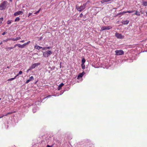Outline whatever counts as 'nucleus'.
<instances>
[{
  "instance_id": "nucleus-1",
  "label": "nucleus",
  "mask_w": 147,
  "mask_h": 147,
  "mask_svg": "<svg viewBox=\"0 0 147 147\" xmlns=\"http://www.w3.org/2000/svg\"><path fill=\"white\" fill-rule=\"evenodd\" d=\"M87 4V3H86L80 6H76V8L78 11H81L86 8Z\"/></svg>"
},
{
  "instance_id": "nucleus-2",
  "label": "nucleus",
  "mask_w": 147,
  "mask_h": 147,
  "mask_svg": "<svg viewBox=\"0 0 147 147\" xmlns=\"http://www.w3.org/2000/svg\"><path fill=\"white\" fill-rule=\"evenodd\" d=\"M42 53L43 56L45 57H48L52 54V52L50 50H48L46 51L42 52Z\"/></svg>"
},
{
  "instance_id": "nucleus-3",
  "label": "nucleus",
  "mask_w": 147,
  "mask_h": 147,
  "mask_svg": "<svg viewBox=\"0 0 147 147\" xmlns=\"http://www.w3.org/2000/svg\"><path fill=\"white\" fill-rule=\"evenodd\" d=\"M6 6V2L4 1L0 5V9L3 10L5 9Z\"/></svg>"
},
{
  "instance_id": "nucleus-4",
  "label": "nucleus",
  "mask_w": 147,
  "mask_h": 147,
  "mask_svg": "<svg viewBox=\"0 0 147 147\" xmlns=\"http://www.w3.org/2000/svg\"><path fill=\"white\" fill-rule=\"evenodd\" d=\"M116 55H119L123 54V51L122 50H117L115 51Z\"/></svg>"
},
{
  "instance_id": "nucleus-5",
  "label": "nucleus",
  "mask_w": 147,
  "mask_h": 147,
  "mask_svg": "<svg viewBox=\"0 0 147 147\" xmlns=\"http://www.w3.org/2000/svg\"><path fill=\"white\" fill-rule=\"evenodd\" d=\"M111 28V27L110 26H103L101 28L100 30L101 31H103L105 30H109Z\"/></svg>"
},
{
  "instance_id": "nucleus-6",
  "label": "nucleus",
  "mask_w": 147,
  "mask_h": 147,
  "mask_svg": "<svg viewBox=\"0 0 147 147\" xmlns=\"http://www.w3.org/2000/svg\"><path fill=\"white\" fill-rule=\"evenodd\" d=\"M115 36L118 38H123V36L120 33H116L115 34Z\"/></svg>"
},
{
  "instance_id": "nucleus-7",
  "label": "nucleus",
  "mask_w": 147,
  "mask_h": 147,
  "mask_svg": "<svg viewBox=\"0 0 147 147\" xmlns=\"http://www.w3.org/2000/svg\"><path fill=\"white\" fill-rule=\"evenodd\" d=\"M40 65V63H34L33 64L32 66L30 67L32 69L38 66V65Z\"/></svg>"
},
{
  "instance_id": "nucleus-8",
  "label": "nucleus",
  "mask_w": 147,
  "mask_h": 147,
  "mask_svg": "<svg viewBox=\"0 0 147 147\" xmlns=\"http://www.w3.org/2000/svg\"><path fill=\"white\" fill-rule=\"evenodd\" d=\"M85 74V73L84 71L83 72L81 73H80L78 76L77 79L79 80L82 78Z\"/></svg>"
},
{
  "instance_id": "nucleus-9",
  "label": "nucleus",
  "mask_w": 147,
  "mask_h": 147,
  "mask_svg": "<svg viewBox=\"0 0 147 147\" xmlns=\"http://www.w3.org/2000/svg\"><path fill=\"white\" fill-rule=\"evenodd\" d=\"M113 0H102L101 1V2L102 3H110L111 2H109L111 1H113Z\"/></svg>"
},
{
  "instance_id": "nucleus-10",
  "label": "nucleus",
  "mask_w": 147,
  "mask_h": 147,
  "mask_svg": "<svg viewBox=\"0 0 147 147\" xmlns=\"http://www.w3.org/2000/svg\"><path fill=\"white\" fill-rule=\"evenodd\" d=\"M22 14V11H18L15 12L14 14V16H17L19 15L20 14Z\"/></svg>"
},
{
  "instance_id": "nucleus-11",
  "label": "nucleus",
  "mask_w": 147,
  "mask_h": 147,
  "mask_svg": "<svg viewBox=\"0 0 147 147\" xmlns=\"http://www.w3.org/2000/svg\"><path fill=\"white\" fill-rule=\"evenodd\" d=\"M132 11L134 12V11L135 12L134 14L136 15L137 16H140V13L139 12H138V11H129V13H132Z\"/></svg>"
},
{
  "instance_id": "nucleus-12",
  "label": "nucleus",
  "mask_w": 147,
  "mask_h": 147,
  "mask_svg": "<svg viewBox=\"0 0 147 147\" xmlns=\"http://www.w3.org/2000/svg\"><path fill=\"white\" fill-rule=\"evenodd\" d=\"M64 85V84L63 83H61L58 86V90H60L61 89V87Z\"/></svg>"
},
{
  "instance_id": "nucleus-13",
  "label": "nucleus",
  "mask_w": 147,
  "mask_h": 147,
  "mask_svg": "<svg viewBox=\"0 0 147 147\" xmlns=\"http://www.w3.org/2000/svg\"><path fill=\"white\" fill-rule=\"evenodd\" d=\"M24 45V44L22 45L18 44V46L19 48H24L25 47Z\"/></svg>"
},
{
  "instance_id": "nucleus-14",
  "label": "nucleus",
  "mask_w": 147,
  "mask_h": 147,
  "mask_svg": "<svg viewBox=\"0 0 147 147\" xmlns=\"http://www.w3.org/2000/svg\"><path fill=\"white\" fill-rule=\"evenodd\" d=\"M20 37H16V38H12V41H17V40H19L20 39Z\"/></svg>"
},
{
  "instance_id": "nucleus-15",
  "label": "nucleus",
  "mask_w": 147,
  "mask_h": 147,
  "mask_svg": "<svg viewBox=\"0 0 147 147\" xmlns=\"http://www.w3.org/2000/svg\"><path fill=\"white\" fill-rule=\"evenodd\" d=\"M34 48L38 50H39V49L42 48V47H40L38 45H36L34 47Z\"/></svg>"
},
{
  "instance_id": "nucleus-16",
  "label": "nucleus",
  "mask_w": 147,
  "mask_h": 147,
  "mask_svg": "<svg viewBox=\"0 0 147 147\" xmlns=\"http://www.w3.org/2000/svg\"><path fill=\"white\" fill-rule=\"evenodd\" d=\"M128 23L129 21L127 20L123 21L122 22V23L124 24H127Z\"/></svg>"
},
{
  "instance_id": "nucleus-17",
  "label": "nucleus",
  "mask_w": 147,
  "mask_h": 147,
  "mask_svg": "<svg viewBox=\"0 0 147 147\" xmlns=\"http://www.w3.org/2000/svg\"><path fill=\"white\" fill-rule=\"evenodd\" d=\"M143 5L144 6H147V2L146 1H143L142 2Z\"/></svg>"
},
{
  "instance_id": "nucleus-18",
  "label": "nucleus",
  "mask_w": 147,
  "mask_h": 147,
  "mask_svg": "<svg viewBox=\"0 0 147 147\" xmlns=\"http://www.w3.org/2000/svg\"><path fill=\"white\" fill-rule=\"evenodd\" d=\"M85 61H86V60L84 58H83V59H82V64L84 65V63H85Z\"/></svg>"
},
{
  "instance_id": "nucleus-19",
  "label": "nucleus",
  "mask_w": 147,
  "mask_h": 147,
  "mask_svg": "<svg viewBox=\"0 0 147 147\" xmlns=\"http://www.w3.org/2000/svg\"><path fill=\"white\" fill-rule=\"evenodd\" d=\"M13 48H14V47H8L6 48V50H7V51L9 50H10L13 49Z\"/></svg>"
},
{
  "instance_id": "nucleus-20",
  "label": "nucleus",
  "mask_w": 147,
  "mask_h": 147,
  "mask_svg": "<svg viewBox=\"0 0 147 147\" xmlns=\"http://www.w3.org/2000/svg\"><path fill=\"white\" fill-rule=\"evenodd\" d=\"M34 80V78L33 76H31L30 77L29 80L30 81L31 80Z\"/></svg>"
},
{
  "instance_id": "nucleus-21",
  "label": "nucleus",
  "mask_w": 147,
  "mask_h": 147,
  "mask_svg": "<svg viewBox=\"0 0 147 147\" xmlns=\"http://www.w3.org/2000/svg\"><path fill=\"white\" fill-rule=\"evenodd\" d=\"M20 18L19 17H17L15 19V21H18L20 20Z\"/></svg>"
},
{
  "instance_id": "nucleus-22",
  "label": "nucleus",
  "mask_w": 147,
  "mask_h": 147,
  "mask_svg": "<svg viewBox=\"0 0 147 147\" xmlns=\"http://www.w3.org/2000/svg\"><path fill=\"white\" fill-rule=\"evenodd\" d=\"M15 79V77L14 78H10L9 79H8L7 80H8V81H12Z\"/></svg>"
},
{
  "instance_id": "nucleus-23",
  "label": "nucleus",
  "mask_w": 147,
  "mask_h": 147,
  "mask_svg": "<svg viewBox=\"0 0 147 147\" xmlns=\"http://www.w3.org/2000/svg\"><path fill=\"white\" fill-rule=\"evenodd\" d=\"M32 69L30 67L29 69H28L26 71V72L27 73H28L29 72V71L30 70H31Z\"/></svg>"
},
{
  "instance_id": "nucleus-24",
  "label": "nucleus",
  "mask_w": 147,
  "mask_h": 147,
  "mask_svg": "<svg viewBox=\"0 0 147 147\" xmlns=\"http://www.w3.org/2000/svg\"><path fill=\"white\" fill-rule=\"evenodd\" d=\"M11 23V22L10 20L8 21L7 22V24H10Z\"/></svg>"
},
{
  "instance_id": "nucleus-25",
  "label": "nucleus",
  "mask_w": 147,
  "mask_h": 147,
  "mask_svg": "<svg viewBox=\"0 0 147 147\" xmlns=\"http://www.w3.org/2000/svg\"><path fill=\"white\" fill-rule=\"evenodd\" d=\"M30 41H28V42L27 43H24V44L25 45V46H26L27 45H28L30 42Z\"/></svg>"
},
{
  "instance_id": "nucleus-26",
  "label": "nucleus",
  "mask_w": 147,
  "mask_h": 147,
  "mask_svg": "<svg viewBox=\"0 0 147 147\" xmlns=\"http://www.w3.org/2000/svg\"><path fill=\"white\" fill-rule=\"evenodd\" d=\"M82 68L83 69H85V65H84H84H83L82 64Z\"/></svg>"
},
{
  "instance_id": "nucleus-27",
  "label": "nucleus",
  "mask_w": 147,
  "mask_h": 147,
  "mask_svg": "<svg viewBox=\"0 0 147 147\" xmlns=\"http://www.w3.org/2000/svg\"><path fill=\"white\" fill-rule=\"evenodd\" d=\"M41 48L43 50H46L47 49V47H42Z\"/></svg>"
},
{
  "instance_id": "nucleus-28",
  "label": "nucleus",
  "mask_w": 147,
  "mask_h": 147,
  "mask_svg": "<svg viewBox=\"0 0 147 147\" xmlns=\"http://www.w3.org/2000/svg\"><path fill=\"white\" fill-rule=\"evenodd\" d=\"M51 96V95H49V96H47V97L44 98V99H45V98H48L50 97Z\"/></svg>"
},
{
  "instance_id": "nucleus-29",
  "label": "nucleus",
  "mask_w": 147,
  "mask_h": 147,
  "mask_svg": "<svg viewBox=\"0 0 147 147\" xmlns=\"http://www.w3.org/2000/svg\"><path fill=\"white\" fill-rule=\"evenodd\" d=\"M22 74V71H20L19 72V73H18V74H19V75H20V74Z\"/></svg>"
},
{
  "instance_id": "nucleus-30",
  "label": "nucleus",
  "mask_w": 147,
  "mask_h": 147,
  "mask_svg": "<svg viewBox=\"0 0 147 147\" xmlns=\"http://www.w3.org/2000/svg\"><path fill=\"white\" fill-rule=\"evenodd\" d=\"M30 81L28 80L26 82V83L27 84Z\"/></svg>"
},
{
  "instance_id": "nucleus-31",
  "label": "nucleus",
  "mask_w": 147,
  "mask_h": 147,
  "mask_svg": "<svg viewBox=\"0 0 147 147\" xmlns=\"http://www.w3.org/2000/svg\"><path fill=\"white\" fill-rule=\"evenodd\" d=\"M39 11H37L35 13H34V14H38V13H39Z\"/></svg>"
},
{
  "instance_id": "nucleus-32",
  "label": "nucleus",
  "mask_w": 147,
  "mask_h": 147,
  "mask_svg": "<svg viewBox=\"0 0 147 147\" xmlns=\"http://www.w3.org/2000/svg\"><path fill=\"white\" fill-rule=\"evenodd\" d=\"M36 109L35 110H34V109H32V111L34 113L36 112Z\"/></svg>"
},
{
  "instance_id": "nucleus-33",
  "label": "nucleus",
  "mask_w": 147,
  "mask_h": 147,
  "mask_svg": "<svg viewBox=\"0 0 147 147\" xmlns=\"http://www.w3.org/2000/svg\"><path fill=\"white\" fill-rule=\"evenodd\" d=\"M51 47H47V49H51Z\"/></svg>"
},
{
  "instance_id": "nucleus-34",
  "label": "nucleus",
  "mask_w": 147,
  "mask_h": 147,
  "mask_svg": "<svg viewBox=\"0 0 147 147\" xmlns=\"http://www.w3.org/2000/svg\"><path fill=\"white\" fill-rule=\"evenodd\" d=\"M0 20H1V21H3V18H0Z\"/></svg>"
},
{
  "instance_id": "nucleus-35",
  "label": "nucleus",
  "mask_w": 147,
  "mask_h": 147,
  "mask_svg": "<svg viewBox=\"0 0 147 147\" xmlns=\"http://www.w3.org/2000/svg\"><path fill=\"white\" fill-rule=\"evenodd\" d=\"M82 16H83V14L82 13L80 14V17H82Z\"/></svg>"
},
{
  "instance_id": "nucleus-36",
  "label": "nucleus",
  "mask_w": 147,
  "mask_h": 147,
  "mask_svg": "<svg viewBox=\"0 0 147 147\" xmlns=\"http://www.w3.org/2000/svg\"><path fill=\"white\" fill-rule=\"evenodd\" d=\"M32 14V13H29V15L28 16V17H29L30 15Z\"/></svg>"
},
{
  "instance_id": "nucleus-37",
  "label": "nucleus",
  "mask_w": 147,
  "mask_h": 147,
  "mask_svg": "<svg viewBox=\"0 0 147 147\" xmlns=\"http://www.w3.org/2000/svg\"><path fill=\"white\" fill-rule=\"evenodd\" d=\"M18 44H16L14 46V47H14V48L16 47V46H18Z\"/></svg>"
},
{
  "instance_id": "nucleus-38",
  "label": "nucleus",
  "mask_w": 147,
  "mask_h": 147,
  "mask_svg": "<svg viewBox=\"0 0 147 147\" xmlns=\"http://www.w3.org/2000/svg\"><path fill=\"white\" fill-rule=\"evenodd\" d=\"M19 75L18 74H17L15 77V78H16L17 76H18Z\"/></svg>"
},
{
  "instance_id": "nucleus-39",
  "label": "nucleus",
  "mask_w": 147,
  "mask_h": 147,
  "mask_svg": "<svg viewBox=\"0 0 147 147\" xmlns=\"http://www.w3.org/2000/svg\"><path fill=\"white\" fill-rule=\"evenodd\" d=\"M5 34H6V32H4L3 33L2 35H4Z\"/></svg>"
},
{
  "instance_id": "nucleus-40",
  "label": "nucleus",
  "mask_w": 147,
  "mask_h": 147,
  "mask_svg": "<svg viewBox=\"0 0 147 147\" xmlns=\"http://www.w3.org/2000/svg\"><path fill=\"white\" fill-rule=\"evenodd\" d=\"M24 41H25L24 40H22L20 41V42H24Z\"/></svg>"
},
{
  "instance_id": "nucleus-41",
  "label": "nucleus",
  "mask_w": 147,
  "mask_h": 147,
  "mask_svg": "<svg viewBox=\"0 0 147 147\" xmlns=\"http://www.w3.org/2000/svg\"><path fill=\"white\" fill-rule=\"evenodd\" d=\"M47 147H52V146L49 145H47Z\"/></svg>"
},
{
  "instance_id": "nucleus-42",
  "label": "nucleus",
  "mask_w": 147,
  "mask_h": 147,
  "mask_svg": "<svg viewBox=\"0 0 147 147\" xmlns=\"http://www.w3.org/2000/svg\"><path fill=\"white\" fill-rule=\"evenodd\" d=\"M12 39V38H9V39H7L8 40H12L11 39Z\"/></svg>"
},
{
  "instance_id": "nucleus-43",
  "label": "nucleus",
  "mask_w": 147,
  "mask_h": 147,
  "mask_svg": "<svg viewBox=\"0 0 147 147\" xmlns=\"http://www.w3.org/2000/svg\"><path fill=\"white\" fill-rule=\"evenodd\" d=\"M42 38V37H41L40 38H39V40H41Z\"/></svg>"
},
{
  "instance_id": "nucleus-44",
  "label": "nucleus",
  "mask_w": 147,
  "mask_h": 147,
  "mask_svg": "<svg viewBox=\"0 0 147 147\" xmlns=\"http://www.w3.org/2000/svg\"><path fill=\"white\" fill-rule=\"evenodd\" d=\"M8 39H7V40H4V41H5V42H7V41H8Z\"/></svg>"
},
{
  "instance_id": "nucleus-45",
  "label": "nucleus",
  "mask_w": 147,
  "mask_h": 147,
  "mask_svg": "<svg viewBox=\"0 0 147 147\" xmlns=\"http://www.w3.org/2000/svg\"><path fill=\"white\" fill-rule=\"evenodd\" d=\"M41 8H40L38 11H39V12L41 10Z\"/></svg>"
},
{
  "instance_id": "nucleus-46",
  "label": "nucleus",
  "mask_w": 147,
  "mask_h": 147,
  "mask_svg": "<svg viewBox=\"0 0 147 147\" xmlns=\"http://www.w3.org/2000/svg\"><path fill=\"white\" fill-rule=\"evenodd\" d=\"M3 21H1V20H0V24H1L2 23Z\"/></svg>"
},
{
  "instance_id": "nucleus-47",
  "label": "nucleus",
  "mask_w": 147,
  "mask_h": 147,
  "mask_svg": "<svg viewBox=\"0 0 147 147\" xmlns=\"http://www.w3.org/2000/svg\"><path fill=\"white\" fill-rule=\"evenodd\" d=\"M9 113H8L6 115H5V116H7V115L9 114Z\"/></svg>"
},
{
  "instance_id": "nucleus-48",
  "label": "nucleus",
  "mask_w": 147,
  "mask_h": 147,
  "mask_svg": "<svg viewBox=\"0 0 147 147\" xmlns=\"http://www.w3.org/2000/svg\"><path fill=\"white\" fill-rule=\"evenodd\" d=\"M3 116H4V115H3L1 117H0V118H2L3 117Z\"/></svg>"
},
{
  "instance_id": "nucleus-49",
  "label": "nucleus",
  "mask_w": 147,
  "mask_h": 147,
  "mask_svg": "<svg viewBox=\"0 0 147 147\" xmlns=\"http://www.w3.org/2000/svg\"><path fill=\"white\" fill-rule=\"evenodd\" d=\"M51 96H56V95H52Z\"/></svg>"
},
{
  "instance_id": "nucleus-50",
  "label": "nucleus",
  "mask_w": 147,
  "mask_h": 147,
  "mask_svg": "<svg viewBox=\"0 0 147 147\" xmlns=\"http://www.w3.org/2000/svg\"><path fill=\"white\" fill-rule=\"evenodd\" d=\"M9 67H7V68H9Z\"/></svg>"
},
{
  "instance_id": "nucleus-51",
  "label": "nucleus",
  "mask_w": 147,
  "mask_h": 147,
  "mask_svg": "<svg viewBox=\"0 0 147 147\" xmlns=\"http://www.w3.org/2000/svg\"><path fill=\"white\" fill-rule=\"evenodd\" d=\"M10 0V1H11H11H12V0Z\"/></svg>"
},
{
  "instance_id": "nucleus-52",
  "label": "nucleus",
  "mask_w": 147,
  "mask_h": 147,
  "mask_svg": "<svg viewBox=\"0 0 147 147\" xmlns=\"http://www.w3.org/2000/svg\"><path fill=\"white\" fill-rule=\"evenodd\" d=\"M2 43L1 42V43H0V45Z\"/></svg>"
},
{
  "instance_id": "nucleus-53",
  "label": "nucleus",
  "mask_w": 147,
  "mask_h": 147,
  "mask_svg": "<svg viewBox=\"0 0 147 147\" xmlns=\"http://www.w3.org/2000/svg\"><path fill=\"white\" fill-rule=\"evenodd\" d=\"M146 13L147 14V12H146Z\"/></svg>"
},
{
  "instance_id": "nucleus-54",
  "label": "nucleus",
  "mask_w": 147,
  "mask_h": 147,
  "mask_svg": "<svg viewBox=\"0 0 147 147\" xmlns=\"http://www.w3.org/2000/svg\"><path fill=\"white\" fill-rule=\"evenodd\" d=\"M1 100V98H0V100Z\"/></svg>"
}]
</instances>
